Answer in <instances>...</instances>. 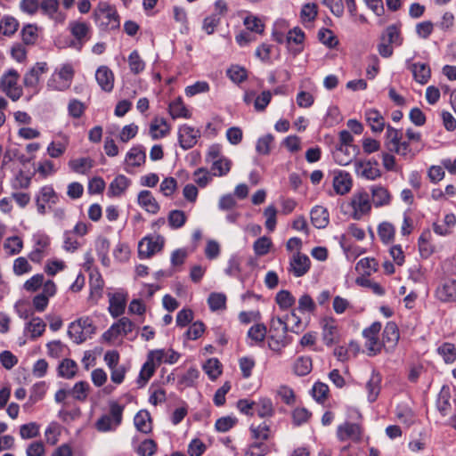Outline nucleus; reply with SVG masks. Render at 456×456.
<instances>
[{"mask_svg": "<svg viewBox=\"0 0 456 456\" xmlns=\"http://www.w3.org/2000/svg\"><path fill=\"white\" fill-rule=\"evenodd\" d=\"M94 17L102 30H116L120 27V18L116 8L106 2L99 3L94 10Z\"/></svg>", "mask_w": 456, "mask_h": 456, "instance_id": "obj_1", "label": "nucleus"}, {"mask_svg": "<svg viewBox=\"0 0 456 456\" xmlns=\"http://www.w3.org/2000/svg\"><path fill=\"white\" fill-rule=\"evenodd\" d=\"M124 406L117 402L110 403V414L102 415L95 423L100 432L115 430L122 422Z\"/></svg>", "mask_w": 456, "mask_h": 456, "instance_id": "obj_2", "label": "nucleus"}, {"mask_svg": "<svg viewBox=\"0 0 456 456\" xmlns=\"http://www.w3.org/2000/svg\"><path fill=\"white\" fill-rule=\"evenodd\" d=\"M19 77V73L13 69L0 77V90L13 102H17L23 94L22 87L18 85Z\"/></svg>", "mask_w": 456, "mask_h": 456, "instance_id": "obj_3", "label": "nucleus"}, {"mask_svg": "<svg viewBox=\"0 0 456 456\" xmlns=\"http://www.w3.org/2000/svg\"><path fill=\"white\" fill-rule=\"evenodd\" d=\"M48 66L45 61L37 62L23 77V85L26 88L32 89L35 93L38 92L40 77L47 72Z\"/></svg>", "mask_w": 456, "mask_h": 456, "instance_id": "obj_4", "label": "nucleus"}, {"mask_svg": "<svg viewBox=\"0 0 456 456\" xmlns=\"http://www.w3.org/2000/svg\"><path fill=\"white\" fill-rule=\"evenodd\" d=\"M164 237L158 235L156 238H144L138 245V255L140 258H149L157 252L161 251L164 247Z\"/></svg>", "mask_w": 456, "mask_h": 456, "instance_id": "obj_5", "label": "nucleus"}, {"mask_svg": "<svg viewBox=\"0 0 456 456\" xmlns=\"http://www.w3.org/2000/svg\"><path fill=\"white\" fill-rule=\"evenodd\" d=\"M435 297L443 303H456V280L441 281L435 290Z\"/></svg>", "mask_w": 456, "mask_h": 456, "instance_id": "obj_6", "label": "nucleus"}, {"mask_svg": "<svg viewBox=\"0 0 456 456\" xmlns=\"http://www.w3.org/2000/svg\"><path fill=\"white\" fill-rule=\"evenodd\" d=\"M200 137V131L188 125H183L178 129V141L183 150L191 149Z\"/></svg>", "mask_w": 456, "mask_h": 456, "instance_id": "obj_7", "label": "nucleus"}, {"mask_svg": "<svg viewBox=\"0 0 456 456\" xmlns=\"http://www.w3.org/2000/svg\"><path fill=\"white\" fill-rule=\"evenodd\" d=\"M351 204L354 209V218L357 220L368 214L371 208L370 196L366 191L355 193L352 198Z\"/></svg>", "mask_w": 456, "mask_h": 456, "instance_id": "obj_8", "label": "nucleus"}, {"mask_svg": "<svg viewBox=\"0 0 456 456\" xmlns=\"http://www.w3.org/2000/svg\"><path fill=\"white\" fill-rule=\"evenodd\" d=\"M310 265V258L306 255L297 252L293 255L289 261V271L295 277H302L309 271Z\"/></svg>", "mask_w": 456, "mask_h": 456, "instance_id": "obj_9", "label": "nucleus"}, {"mask_svg": "<svg viewBox=\"0 0 456 456\" xmlns=\"http://www.w3.org/2000/svg\"><path fill=\"white\" fill-rule=\"evenodd\" d=\"M362 428L360 425L351 422H346L338 428V437L340 441L352 440L358 442L362 437Z\"/></svg>", "mask_w": 456, "mask_h": 456, "instance_id": "obj_10", "label": "nucleus"}, {"mask_svg": "<svg viewBox=\"0 0 456 456\" xmlns=\"http://www.w3.org/2000/svg\"><path fill=\"white\" fill-rule=\"evenodd\" d=\"M95 79L105 92H111L114 87V74L107 66H100L95 72Z\"/></svg>", "mask_w": 456, "mask_h": 456, "instance_id": "obj_11", "label": "nucleus"}, {"mask_svg": "<svg viewBox=\"0 0 456 456\" xmlns=\"http://www.w3.org/2000/svg\"><path fill=\"white\" fill-rule=\"evenodd\" d=\"M74 73V69L69 63L62 64L59 69H57L53 74L56 75L61 82L58 86L54 85L56 91H64L68 89L73 80Z\"/></svg>", "mask_w": 456, "mask_h": 456, "instance_id": "obj_12", "label": "nucleus"}, {"mask_svg": "<svg viewBox=\"0 0 456 456\" xmlns=\"http://www.w3.org/2000/svg\"><path fill=\"white\" fill-rule=\"evenodd\" d=\"M355 171L368 180H375L381 175L379 164L376 161H358L355 163Z\"/></svg>", "mask_w": 456, "mask_h": 456, "instance_id": "obj_13", "label": "nucleus"}, {"mask_svg": "<svg viewBox=\"0 0 456 456\" xmlns=\"http://www.w3.org/2000/svg\"><path fill=\"white\" fill-rule=\"evenodd\" d=\"M137 203L150 214H157L160 209L159 204L148 190H142L138 193Z\"/></svg>", "mask_w": 456, "mask_h": 456, "instance_id": "obj_14", "label": "nucleus"}, {"mask_svg": "<svg viewBox=\"0 0 456 456\" xmlns=\"http://www.w3.org/2000/svg\"><path fill=\"white\" fill-rule=\"evenodd\" d=\"M407 64L416 82L421 85H425L428 82L431 77V69L428 64L420 62L410 63L409 60L407 61Z\"/></svg>", "mask_w": 456, "mask_h": 456, "instance_id": "obj_15", "label": "nucleus"}, {"mask_svg": "<svg viewBox=\"0 0 456 456\" xmlns=\"http://www.w3.org/2000/svg\"><path fill=\"white\" fill-rule=\"evenodd\" d=\"M381 381L382 377L380 373L373 370L366 383L369 402L373 403L377 400L381 389Z\"/></svg>", "mask_w": 456, "mask_h": 456, "instance_id": "obj_16", "label": "nucleus"}, {"mask_svg": "<svg viewBox=\"0 0 456 456\" xmlns=\"http://www.w3.org/2000/svg\"><path fill=\"white\" fill-rule=\"evenodd\" d=\"M352 187V179L350 175L345 171H338L333 178V188L337 194L344 195L347 193Z\"/></svg>", "mask_w": 456, "mask_h": 456, "instance_id": "obj_17", "label": "nucleus"}, {"mask_svg": "<svg viewBox=\"0 0 456 456\" xmlns=\"http://www.w3.org/2000/svg\"><path fill=\"white\" fill-rule=\"evenodd\" d=\"M267 338L269 349L277 354H281L282 349L291 342V339L284 331L279 332V334L276 332L274 334H269Z\"/></svg>", "mask_w": 456, "mask_h": 456, "instance_id": "obj_18", "label": "nucleus"}, {"mask_svg": "<svg viewBox=\"0 0 456 456\" xmlns=\"http://www.w3.org/2000/svg\"><path fill=\"white\" fill-rule=\"evenodd\" d=\"M310 216L313 225L318 229L325 228L329 224V212L322 206L314 207L311 210Z\"/></svg>", "mask_w": 456, "mask_h": 456, "instance_id": "obj_19", "label": "nucleus"}, {"mask_svg": "<svg viewBox=\"0 0 456 456\" xmlns=\"http://www.w3.org/2000/svg\"><path fill=\"white\" fill-rule=\"evenodd\" d=\"M131 184V180L124 175H118L110 183L108 190L110 197L122 195Z\"/></svg>", "mask_w": 456, "mask_h": 456, "instance_id": "obj_20", "label": "nucleus"}, {"mask_svg": "<svg viewBox=\"0 0 456 456\" xmlns=\"http://www.w3.org/2000/svg\"><path fill=\"white\" fill-rule=\"evenodd\" d=\"M372 201L376 208L388 205L391 200V195L388 191L381 185H372L370 187Z\"/></svg>", "mask_w": 456, "mask_h": 456, "instance_id": "obj_21", "label": "nucleus"}, {"mask_svg": "<svg viewBox=\"0 0 456 456\" xmlns=\"http://www.w3.org/2000/svg\"><path fill=\"white\" fill-rule=\"evenodd\" d=\"M90 298L94 301L102 297L104 281L99 272H92L89 279Z\"/></svg>", "mask_w": 456, "mask_h": 456, "instance_id": "obj_22", "label": "nucleus"}, {"mask_svg": "<svg viewBox=\"0 0 456 456\" xmlns=\"http://www.w3.org/2000/svg\"><path fill=\"white\" fill-rule=\"evenodd\" d=\"M126 308V297L121 293L110 294L109 311L113 317L121 315Z\"/></svg>", "mask_w": 456, "mask_h": 456, "instance_id": "obj_23", "label": "nucleus"}, {"mask_svg": "<svg viewBox=\"0 0 456 456\" xmlns=\"http://www.w3.org/2000/svg\"><path fill=\"white\" fill-rule=\"evenodd\" d=\"M365 118L371 130L375 133H380L385 127V119L377 110H367Z\"/></svg>", "mask_w": 456, "mask_h": 456, "instance_id": "obj_24", "label": "nucleus"}, {"mask_svg": "<svg viewBox=\"0 0 456 456\" xmlns=\"http://www.w3.org/2000/svg\"><path fill=\"white\" fill-rule=\"evenodd\" d=\"M169 131L170 126L163 118H155L150 126V133L154 140L165 137L168 134Z\"/></svg>", "mask_w": 456, "mask_h": 456, "instance_id": "obj_25", "label": "nucleus"}, {"mask_svg": "<svg viewBox=\"0 0 456 456\" xmlns=\"http://www.w3.org/2000/svg\"><path fill=\"white\" fill-rule=\"evenodd\" d=\"M146 159L145 151L142 146L133 147L126 156V162L131 167H140Z\"/></svg>", "mask_w": 456, "mask_h": 456, "instance_id": "obj_26", "label": "nucleus"}, {"mask_svg": "<svg viewBox=\"0 0 456 456\" xmlns=\"http://www.w3.org/2000/svg\"><path fill=\"white\" fill-rule=\"evenodd\" d=\"M77 371V362L69 358L63 359L58 366V374L60 377L71 379Z\"/></svg>", "mask_w": 456, "mask_h": 456, "instance_id": "obj_27", "label": "nucleus"}, {"mask_svg": "<svg viewBox=\"0 0 456 456\" xmlns=\"http://www.w3.org/2000/svg\"><path fill=\"white\" fill-rule=\"evenodd\" d=\"M134 423L136 429L142 433L148 434L151 431V415L147 411H138L134 418Z\"/></svg>", "mask_w": 456, "mask_h": 456, "instance_id": "obj_28", "label": "nucleus"}, {"mask_svg": "<svg viewBox=\"0 0 456 456\" xmlns=\"http://www.w3.org/2000/svg\"><path fill=\"white\" fill-rule=\"evenodd\" d=\"M168 110L170 116L174 119L179 118H190L191 117V112L186 108L181 98L172 102L168 106Z\"/></svg>", "mask_w": 456, "mask_h": 456, "instance_id": "obj_29", "label": "nucleus"}, {"mask_svg": "<svg viewBox=\"0 0 456 456\" xmlns=\"http://www.w3.org/2000/svg\"><path fill=\"white\" fill-rule=\"evenodd\" d=\"M337 338V326L333 319H326L322 324V338L327 346L335 343Z\"/></svg>", "mask_w": 456, "mask_h": 456, "instance_id": "obj_30", "label": "nucleus"}, {"mask_svg": "<svg viewBox=\"0 0 456 456\" xmlns=\"http://www.w3.org/2000/svg\"><path fill=\"white\" fill-rule=\"evenodd\" d=\"M312 359L309 356H300L293 363V371L297 376H305L312 370Z\"/></svg>", "mask_w": 456, "mask_h": 456, "instance_id": "obj_31", "label": "nucleus"}, {"mask_svg": "<svg viewBox=\"0 0 456 456\" xmlns=\"http://www.w3.org/2000/svg\"><path fill=\"white\" fill-rule=\"evenodd\" d=\"M380 41H386L388 44L396 45H402L403 38L400 35L399 27L396 25L388 26L380 37Z\"/></svg>", "mask_w": 456, "mask_h": 456, "instance_id": "obj_32", "label": "nucleus"}, {"mask_svg": "<svg viewBox=\"0 0 456 456\" xmlns=\"http://www.w3.org/2000/svg\"><path fill=\"white\" fill-rule=\"evenodd\" d=\"M402 139L403 134L401 130L394 128L390 125L387 126L385 145L390 152H393L394 148Z\"/></svg>", "mask_w": 456, "mask_h": 456, "instance_id": "obj_33", "label": "nucleus"}, {"mask_svg": "<svg viewBox=\"0 0 456 456\" xmlns=\"http://www.w3.org/2000/svg\"><path fill=\"white\" fill-rule=\"evenodd\" d=\"M255 411L261 418L272 417L274 414V408L269 398H260L255 402Z\"/></svg>", "mask_w": 456, "mask_h": 456, "instance_id": "obj_34", "label": "nucleus"}, {"mask_svg": "<svg viewBox=\"0 0 456 456\" xmlns=\"http://www.w3.org/2000/svg\"><path fill=\"white\" fill-rule=\"evenodd\" d=\"M266 333V326L264 323H256L248 330V338L255 344H260L265 339Z\"/></svg>", "mask_w": 456, "mask_h": 456, "instance_id": "obj_35", "label": "nucleus"}, {"mask_svg": "<svg viewBox=\"0 0 456 456\" xmlns=\"http://www.w3.org/2000/svg\"><path fill=\"white\" fill-rule=\"evenodd\" d=\"M251 436L256 442H264L270 437V426L266 422H263L258 426L251 425L249 428Z\"/></svg>", "mask_w": 456, "mask_h": 456, "instance_id": "obj_36", "label": "nucleus"}, {"mask_svg": "<svg viewBox=\"0 0 456 456\" xmlns=\"http://www.w3.org/2000/svg\"><path fill=\"white\" fill-rule=\"evenodd\" d=\"M69 167L76 173L86 174L94 166V160L90 158H79L69 162Z\"/></svg>", "mask_w": 456, "mask_h": 456, "instance_id": "obj_37", "label": "nucleus"}, {"mask_svg": "<svg viewBox=\"0 0 456 456\" xmlns=\"http://www.w3.org/2000/svg\"><path fill=\"white\" fill-rule=\"evenodd\" d=\"M90 386L86 381H78L69 389V395L77 401L85 402L88 396Z\"/></svg>", "mask_w": 456, "mask_h": 456, "instance_id": "obj_38", "label": "nucleus"}, {"mask_svg": "<svg viewBox=\"0 0 456 456\" xmlns=\"http://www.w3.org/2000/svg\"><path fill=\"white\" fill-rule=\"evenodd\" d=\"M45 323L39 317H33L27 324L26 329L30 333L32 338H37L43 335L45 330Z\"/></svg>", "mask_w": 456, "mask_h": 456, "instance_id": "obj_39", "label": "nucleus"}, {"mask_svg": "<svg viewBox=\"0 0 456 456\" xmlns=\"http://www.w3.org/2000/svg\"><path fill=\"white\" fill-rule=\"evenodd\" d=\"M203 370L210 379L215 380L222 373V365L216 358H210L204 363Z\"/></svg>", "mask_w": 456, "mask_h": 456, "instance_id": "obj_40", "label": "nucleus"}, {"mask_svg": "<svg viewBox=\"0 0 456 456\" xmlns=\"http://www.w3.org/2000/svg\"><path fill=\"white\" fill-rule=\"evenodd\" d=\"M399 339V330L396 324L393 322L387 323L383 331V341L394 346Z\"/></svg>", "mask_w": 456, "mask_h": 456, "instance_id": "obj_41", "label": "nucleus"}, {"mask_svg": "<svg viewBox=\"0 0 456 456\" xmlns=\"http://www.w3.org/2000/svg\"><path fill=\"white\" fill-rule=\"evenodd\" d=\"M430 236V232L428 231L422 232L419 238V250L423 258L429 257L434 252L433 246L428 241Z\"/></svg>", "mask_w": 456, "mask_h": 456, "instance_id": "obj_42", "label": "nucleus"}, {"mask_svg": "<svg viewBox=\"0 0 456 456\" xmlns=\"http://www.w3.org/2000/svg\"><path fill=\"white\" fill-rule=\"evenodd\" d=\"M128 65L130 71L134 75L141 73L145 69V62L140 57L139 53L136 50H134L129 54Z\"/></svg>", "mask_w": 456, "mask_h": 456, "instance_id": "obj_43", "label": "nucleus"}, {"mask_svg": "<svg viewBox=\"0 0 456 456\" xmlns=\"http://www.w3.org/2000/svg\"><path fill=\"white\" fill-rule=\"evenodd\" d=\"M437 353L446 363H452L456 359V346L452 343H444L437 348Z\"/></svg>", "mask_w": 456, "mask_h": 456, "instance_id": "obj_44", "label": "nucleus"}, {"mask_svg": "<svg viewBox=\"0 0 456 456\" xmlns=\"http://www.w3.org/2000/svg\"><path fill=\"white\" fill-rule=\"evenodd\" d=\"M187 217L182 210H172L167 216V222L172 229H179L184 225Z\"/></svg>", "mask_w": 456, "mask_h": 456, "instance_id": "obj_45", "label": "nucleus"}, {"mask_svg": "<svg viewBox=\"0 0 456 456\" xmlns=\"http://www.w3.org/2000/svg\"><path fill=\"white\" fill-rule=\"evenodd\" d=\"M18 27V21L11 16H5L0 21V31L4 36H11L14 34L17 31Z\"/></svg>", "mask_w": 456, "mask_h": 456, "instance_id": "obj_46", "label": "nucleus"}, {"mask_svg": "<svg viewBox=\"0 0 456 456\" xmlns=\"http://www.w3.org/2000/svg\"><path fill=\"white\" fill-rule=\"evenodd\" d=\"M68 334L76 344H81L88 338L86 335H84L83 329H81V326L77 321H75L69 324Z\"/></svg>", "mask_w": 456, "mask_h": 456, "instance_id": "obj_47", "label": "nucleus"}, {"mask_svg": "<svg viewBox=\"0 0 456 456\" xmlns=\"http://www.w3.org/2000/svg\"><path fill=\"white\" fill-rule=\"evenodd\" d=\"M378 233L380 240L387 244L394 239L395 227L390 223L383 222L379 225Z\"/></svg>", "mask_w": 456, "mask_h": 456, "instance_id": "obj_48", "label": "nucleus"}, {"mask_svg": "<svg viewBox=\"0 0 456 456\" xmlns=\"http://www.w3.org/2000/svg\"><path fill=\"white\" fill-rule=\"evenodd\" d=\"M238 423V419L232 416L221 417L216 419L215 428L216 431L225 433Z\"/></svg>", "mask_w": 456, "mask_h": 456, "instance_id": "obj_49", "label": "nucleus"}, {"mask_svg": "<svg viewBox=\"0 0 456 456\" xmlns=\"http://www.w3.org/2000/svg\"><path fill=\"white\" fill-rule=\"evenodd\" d=\"M272 247V240L266 236L260 237L253 244V249L256 256L266 255Z\"/></svg>", "mask_w": 456, "mask_h": 456, "instance_id": "obj_50", "label": "nucleus"}, {"mask_svg": "<svg viewBox=\"0 0 456 456\" xmlns=\"http://www.w3.org/2000/svg\"><path fill=\"white\" fill-rule=\"evenodd\" d=\"M318 39L329 48H333L338 44L334 33L329 28H321L318 32Z\"/></svg>", "mask_w": 456, "mask_h": 456, "instance_id": "obj_51", "label": "nucleus"}, {"mask_svg": "<svg viewBox=\"0 0 456 456\" xmlns=\"http://www.w3.org/2000/svg\"><path fill=\"white\" fill-rule=\"evenodd\" d=\"M44 203L55 205L59 201V197L52 186H44L37 196Z\"/></svg>", "mask_w": 456, "mask_h": 456, "instance_id": "obj_52", "label": "nucleus"}, {"mask_svg": "<svg viewBox=\"0 0 456 456\" xmlns=\"http://www.w3.org/2000/svg\"><path fill=\"white\" fill-rule=\"evenodd\" d=\"M231 169V161L227 159H218L213 162L212 171L213 175L223 176L225 175Z\"/></svg>", "mask_w": 456, "mask_h": 456, "instance_id": "obj_53", "label": "nucleus"}, {"mask_svg": "<svg viewBox=\"0 0 456 456\" xmlns=\"http://www.w3.org/2000/svg\"><path fill=\"white\" fill-rule=\"evenodd\" d=\"M112 329L115 330V335L120 334L127 335L134 330V323L126 317H122L118 322L112 325Z\"/></svg>", "mask_w": 456, "mask_h": 456, "instance_id": "obj_54", "label": "nucleus"}, {"mask_svg": "<svg viewBox=\"0 0 456 456\" xmlns=\"http://www.w3.org/2000/svg\"><path fill=\"white\" fill-rule=\"evenodd\" d=\"M276 303L282 309H288L295 304V297L288 290H281L276 294Z\"/></svg>", "mask_w": 456, "mask_h": 456, "instance_id": "obj_55", "label": "nucleus"}, {"mask_svg": "<svg viewBox=\"0 0 456 456\" xmlns=\"http://www.w3.org/2000/svg\"><path fill=\"white\" fill-rule=\"evenodd\" d=\"M209 308L217 311L225 308L226 297L222 293H211L208 298Z\"/></svg>", "mask_w": 456, "mask_h": 456, "instance_id": "obj_56", "label": "nucleus"}, {"mask_svg": "<svg viewBox=\"0 0 456 456\" xmlns=\"http://www.w3.org/2000/svg\"><path fill=\"white\" fill-rule=\"evenodd\" d=\"M20 435L22 439H31L39 435V426L35 422L23 424L20 427Z\"/></svg>", "mask_w": 456, "mask_h": 456, "instance_id": "obj_57", "label": "nucleus"}, {"mask_svg": "<svg viewBox=\"0 0 456 456\" xmlns=\"http://www.w3.org/2000/svg\"><path fill=\"white\" fill-rule=\"evenodd\" d=\"M273 142V136L271 134L260 137L256 145V151L258 154L267 155L271 151V144Z\"/></svg>", "mask_w": 456, "mask_h": 456, "instance_id": "obj_58", "label": "nucleus"}, {"mask_svg": "<svg viewBox=\"0 0 456 456\" xmlns=\"http://www.w3.org/2000/svg\"><path fill=\"white\" fill-rule=\"evenodd\" d=\"M86 107L85 103L77 99H72L68 104L69 115L74 118H79L85 113Z\"/></svg>", "mask_w": 456, "mask_h": 456, "instance_id": "obj_59", "label": "nucleus"}, {"mask_svg": "<svg viewBox=\"0 0 456 456\" xmlns=\"http://www.w3.org/2000/svg\"><path fill=\"white\" fill-rule=\"evenodd\" d=\"M22 240L18 236L7 238L4 241V247L10 255L19 254L22 248Z\"/></svg>", "mask_w": 456, "mask_h": 456, "instance_id": "obj_60", "label": "nucleus"}, {"mask_svg": "<svg viewBox=\"0 0 456 456\" xmlns=\"http://www.w3.org/2000/svg\"><path fill=\"white\" fill-rule=\"evenodd\" d=\"M200 376V371L195 368H190L180 379L179 385L184 387H192Z\"/></svg>", "mask_w": 456, "mask_h": 456, "instance_id": "obj_61", "label": "nucleus"}, {"mask_svg": "<svg viewBox=\"0 0 456 456\" xmlns=\"http://www.w3.org/2000/svg\"><path fill=\"white\" fill-rule=\"evenodd\" d=\"M227 76L234 83H241L247 78V70L240 66H232L227 70Z\"/></svg>", "mask_w": 456, "mask_h": 456, "instance_id": "obj_62", "label": "nucleus"}, {"mask_svg": "<svg viewBox=\"0 0 456 456\" xmlns=\"http://www.w3.org/2000/svg\"><path fill=\"white\" fill-rule=\"evenodd\" d=\"M268 447L262 442L251 444L245 453V456H265L268 453Z\"/></svg>", "mask_w": 456, "mask_h": 456, "instance_id": "obj_63", "label": "nucleus"}, {"mask_svg": "<svg viewBox=\"0 0 456 456\" xmlns=\"http://www.w3.org/2000/svg\"><path fill=\"white\" fill-rule=\"evenodd\" d=\"M157 445L151 439H145L138 446L137 453L140 456H152L156 452Z\"/></svg>", "mask_w": 456, "mask_h": 456, "instance_id": "obj_64", "label": "nucleus"}]
</instances>
